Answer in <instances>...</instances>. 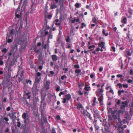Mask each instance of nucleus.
<instances>
[{"label":"nucleus","mask_w":133,"mask_h":133,"mask_svg":"<svg viewBox=\"0 0 133 133\" xmlns=\"http://www.w3.org/2000/svg\"><path fill=\"white\" fill-rule=\"evenodd\" d=\"M108 112L109 113H111V115L112 117L110 115L108 116V122H111L113 120V118L114 121L116 122L117 124H118L119 123L121 124L122 122L119 116V114H117L116 111L115 110L113 111L112 108H110L108 110Z\"/></svg>","instance_id":"obj_1"},{"label":"nucleus","mask_w":133,"mask_h":133,"mask_svg":"<svg viewBox=\"0 0 133 133\" xmlns=\"http://www.w3.org/2000/svg\"><path fill=\"white\" fill-rule=\"evenodd\" d=\"M39 90V87L38 85L33 84V86L32 88V92L34 96L38 94Z\"/></svg>","instance_id":"obj_2"},{"label":"nucleus","mask_w":133,"mask_h":133,"mask_svg":"<svg viewBox=\"0 0 133 133\" xmlns=\"http://www.w3.org/2000/svg\"><path fill=\"white\" fill-rule=\"evenodd\" d=\"M22 118L24 119V122L25 124H28L30 122V117L27 115V114L24 113L22 115Z\"/></svg>","instance_id":"obj_3"},{"label":"nucleus","mask_w":133,"mask_h":133,"mask_svg":"<svg viewBox=\"0 0 133 133\" xmlns=\"http://www.w3.org/2000/svg\"><path fill=\"white\" fill-rule=\"evenodd\" d=\"M81 112L82 114L86 118H88L90 120L92 119V117H91L90 114L87 111V110L84 109Z\"/></svg>","instance_id":"obj_4"},{"label":"nucleus","mask_w":133,"mask_h":133,"mask_svg":"<svg viewBox=\"0 0 133 133\" xmlns=\"http://www.w3.org/2000/svg\"><path fill=\"white\" fill-rule=\"evenodd\" d=\"M65 98L63 99V101L62 102L63 103H65L66 102V101H70L71 98V95L70 94H68L65 96Z\"/></svg>","instance_id":"obj_5"},{"label":"nucleus","mask_w":133,"mask_h":133,"mask_svg":"<svg viewBox=\"0 0 133 133\" xmlns=\"http://www.w3.org/2000/svg\"><path fill=\"white\" fill-rule=\"evenodd\" d=\"M117 126L116 127H118L117 130H118V133H124L123 130L124 129L123 128L121 127V123H119L118 124H117Z\"/></svg>","instance_id":"obj_6"},{"label":"nucleus","mask_w":133,"mask_h":133,"mask_svg":"<svg viewBox=\"0 0 133 133\" xmlns=\"http://www.w3.org/2000/svg\"><path fill=\"white\" fill-rule=\"evenodd\" d=\"M98 100L99 102L100 105L101 106H102L103 105V95H100L99 97H98Z\"/></svg>","instance_id":"obj_7"},{"label":"nucleus","mask_w":133,"mask_h":133,"mask_svg":"<svg viewBox=\"0 0 133 133\" xmlns=\"http://www.w3.org/2000/svg\"><path fill=\"white\" fill-rule=\"evenodd\" d=\"M17 45L16 43H15L14 45L12 47V49L11 51L13 53V55L14 56L15 52L17 51Z\"/></svg>","instance_id":"obj_8"},{"label":"nucleus","mask_w":133,"mask_h":133,"mask_svg":"<svg viewBox=\"0 0 133 133\" xmlns=\"http://www.w3.org/2000/svg\"><path fill=\"white\" fill-rule=\"evenodd\" d=\"M14 29L11 30H10L9 31V32L7 34V37H13L14 36Z\"/></svg>","instance_id":"obj_9"},{"label":"nucleus","mask_w":133,"mask_h":133,"mask_svg":"<svg viewBox=\"0 0 133 133\" xmlns=\"http://www.w3.org/2000/svg\"><path fill=\"white\" fill-rule=\"evenodd\" d=\"M54 1L56 3H58L60 5V8L63 6L64 0H54Z\"/></svg>","instance_id":"obj_10"},{"label":"nucleus","mask_w":133,"mask_h":133,"mask_svg":"<svg viewBox=\"0 0 133 133\" xmlns=\"http://www.w3.org/2000/svg\"><path fill=\"white\" fill-rule=\"evenodd\" d=\"M77 109L80 110L81 112H82V111H83L84 109H85L82 104L80 103L77 104Z\"/></svg>","instance_id":"obj_11"},{"label":"nucleus","mask_w":133,"mask_h":133,"mask_svg":"<svg viewBox=\"0 0 133 133\" xmlns=\"http://www.w3.org/2000/svg\"><path fill=\"white\" fill-rule=\"evenodd\" d=\"M111 126V123L110 122H107L106 123V126H104L105 128L104 129L106 131H108L109 129Z\"/></svg>","instance_id":"obj_12"},{"label":"nucleus","mask_w":133,"mask_h":133,"mask_svg":"<svg viewBox=\"0 0 133 133\" xmlns=\"http://www.w3.org/2000/svg\"><path fill=\"white\" fill-rule=\"evenodd\" d=\"M41 79V77H36L33 84L38 85V84L39 83Z\"/></svg>","instance_id":"obj_13"},{"label":"nucleus","mask_w":133,"mask_h":133,"mask_svg":"<svg viewBox=\"0 0 133 133\" xmlns=\"http://www.w3.org/2000/svg\"><path fill=\"white\" fill-rule=\"evenodd\" d=\"M104 91V90L103 88L98 89H97L96 91V92L98 94V97H99V95H103V94H102V93Z\"/></svg>","instance_id":"obj_14"},{"label":"nucleus","mask_w":133,"mask_h":133,"mask_svg":"<svg viewBox=\"0 0 133 133\" xmlns=\"http://www.w3.org/2000/svg\"><path fill=\"white\" fill-rule=\"evenodd\" d=\"M41 117L45 123H48L46 117H45L43 113H41Z\"/></svg>","instance_id":"obj_15"},{"label":"nucleus","mask_w":133,"mask_h":133,"mask_svg":"<svg viewBox=\"0 0 133 133\" xmlns=\"http://www.w3.org/2000/svg\"><path fill=\"white\" fill-rule=\"evenodd\" d=\"M24 72V71H22L21 73L20 77L19 78L18 81L21 82L22 81L24 78L23 73Z\"/></svg>","instance_id":"obj_16"},{"label":"nucleus","mask_w":133,"mask_h":133,"mask_svg":"<svg viewBox=\"0 0 133 133\" xmlns=\"http://www.w3.org/2000/svg\"><path fill=\"white\" fill-rule=\"evenodd\" d=\"M51 58L52 61L54 62L56 61L58 59V57L56 55H53L51 56Z\"/></svg>","instance_id":"obj_17"},{"label":"nucleus","mask_w":133,"mask_h":133,"mask_svg":"<svg viewBox=\"0 0 133 133\" xmlns=\"http://www.w3.org/2000/svg\"><path fill=\"white\" fill-rule=\"evenodd\" d=\"M105 43L104 42H102L100 43H99L98 44V46L101 47V48H103V49L105 48Z\"/></svg>","instance_id":"obj_18"},{"label":"nucleus","mask_w":133,"mask_h":133,"mask_svg":"<svg viewBox=\"0 0 133 133\" xmlns=\"http://www.w3.org/2000/svg\"><path fill=\"white\" fill-rule=\"evenodd\" d=\"M126 105L124 104L121 105V109L122 110H120L118 111V113L120 114L121 113H123L124 112V108L126 106Z\"/></svg>","instance_id":"obj_19"},{"label":"nucleus","mask_w":133,"mask_h":133,"mask_svg":"<svg viewBox=\"0 0 133 133\" xmlns=\"http://www.w3.org/2000/svg\"><path fill=\"white\" fill-rule=\"evenodd\" d=\"M27 4V0L24 1L23 5L22 6V8L23 9V10H24Z\"/></svg>","instance_id":"obj_20"},{"label":"nucleus","mask_w":133,"mask_h":133,"mask_svg":"<svg viewBox=\"0 0 133 133\" xmlns=\"http://www.w3.org/2000/svg\"><path fill=\"white\" fill-rule=\"evenodd\" d=\"M13 37H6V40L8 39L7 42L8 43H11L12 42V41Z\"/></svg>","instance_id":"obj_21"},{"label":"nucleus","mask_w":133,"mask_h":133,"mask_svg":"<svg viewBox=\"0 0 133 133\" xmlns=\"http://www.w3.org/2000/svg\"><path fill=\"white\" fill-rule=\"evenodd\" d=\"M57 7V5L55 4H52L50 6V9H55Z\"/></svg>","instance_id":"obj_22"},{"label":"nucleus","mask_w":133,"mask_h":133,"mask_svg":"<svg viewBox=\"0 0 133 133\" xmlns=\"http://www.w3.org/2000/svg\"><path fill=\"white\" fill-rule=\"evenodd\" d=\"M50 84V83L48 81H47L46 82V84H45V88L46 89H48L49 88V85Z\"/></svg>","instance_id":"obj_23"},{"label":"nucleus","mask_w":133,"mask_h":133,"mask_svg":"<svg viewBox=\"0 0 133 133\" xmlns=\"http://www.w3.org/2000/svg\"><path fill=\"white\" fill-rule=\"evenodd\" d=\"M102 124L103 126H106V123H107V122L106 121V119H102Z\"/></svg>","instance_id":"obj_24"},{"label":"nucleus","mask_w":133,"mask_h":133,"mask_svg":"<svg viewBox=\"0 0 133 133\" xmlns=\"http://www.w3.org/2000/svg\"><path fill=\"white\" fill-rule=\"evenodd\" d=\"M127 21V19L126 17H124L121 21V22L124 24H126Z\"/></svg>","instance_id":"obj_25"},{"label":"nucleus","mask_w":133,"mask_h":133,"mask_svg":"<svg viewBox=\"0 0 133 133\" xmlns=\"http://www.w3.org/2000/svg\"><path fill=\"white\" fill-rule=\"evenodd\" d=\"M31 92H28L26 93L25 95L26 96H28V97L27 98V99H30L31 97V96L30 95L31 94Z\"/></svg>","instance_id":"obj_26"},{"label":"nucleus","mask_w":133,"mask_h":133,"mask_svg":"<svg viewBox=\"0 0 133 133\" xmlns=\"http://www.w3.org/2000/svg\"><path fill=\"white\" fill-rule=\"evenodd\" d=\"M36 76L37 77H41V74L39 72H37V71H36Z\"/></svg>","instance_id":"obj_27"},{"label":"nucleus","mask_w":133,"mask_h":133,"mask_svg":"<svg viewBox=\"0 0 133 133\" xmlns=\"http://www.w3.org/2000/svg\"><path fill=\"white\" fill-rule=\"evenodd\" d=\"M46 96V95H44L43 97L42 96H41L42 100L41 101V104H42L44 102L45 98Z\"/></svg>","instance_id":"obj_28"},{"label":"nucleus","mask_w":133,"mask_h":133,"mask_svg":"<svg viewBox=\"0 0 133 133\" xmlns=\"http://www.w3.org/2000/svg\"><path fill=\"white\" fill-rule=\"evenodd\" d=\"M81 72V70L79 69H77L75 70V73H77V76H78L79 74L78 73L80 72Z\"/></svg>","instance_id":"obj_29"},{"label":"nucleus","mask_w":133,"mask_h":133,"mask_svg":"<svg viewBox=\"0 0 133 133\" xmlns=\"http://www.w3.org/2000/svg\"><path fill=\"white\" fill-rule=\"evenodd\" d=\"M92 21L95 24H97V19L95 17H94L92 18Z\"/></svg>","instance_id":"obj_30"},{"label":"nucleus","mask_w":133,"mask_h":133,"mask_svg":"<svg viewBox=\"0 0 133 133\" xmlns=\"http://www.w3.org/2000/svg\"><path fill=\"white\" fill-rule=\"evenodd\" d=\"M96 97H94V99L93 102V103L92 104V106H94L95 105V103H96Z\"/></svg>","instance_id":"obj_31"},{"label":"nucleus","mask_w":133,"mask_h":133,"mask_svg":"<svg viewBox=\"0 0 133 133\" xmlns=\"http://www.w3.org/2000/svg\"><path fill=\"white\" fill-rule=\"evenodd\" d=\"M102 34L104 35L105 36H107L108 35V33H105V30L104 29L102 30Z\"/></svg>","instance_id":"obj_32"},{"label":"nucleus","mask_w":133,"mask_h":133,"mask_svg":"<svg viewBox=\"0 0 133 133\" xmlns=\"http://www.w3.org/2000/svg\"><path fill=\"white\" fill-rule=\"evenodd\" d=\"M95 128L96 130H98L99 128V126H98L96 123L94 124Z\"/></svg>","instance_id":"obj_33"},{"label":"nucleus","mask_w":133,"mask_h":133,"mask_svg":"<svg viewBox=\"0 0 133 133\" xmlns=\"http://www.w3.org/2000/svg\"><path fill=\"white\" fill-rule=\"evenodd\" d=\"M34 51L36 53H38L39 52V50L38 49L37 47L35 48L34 49Z\"/></svg>","instance_id":"obj_34"},{"label":"nucleus","mask_w":133,"mask_h":133,"mask_svg":"<svg viewBox=\"0 0 133 133\" xmlns=\"http://www.w3.org/2000/svg\"><path fill=\"white\" fill-rule=\"evenodd\" d=\"M26 83H29L30 85H31L32 84V81L30 80H28L26 79Z\"/></svg>","instance_id":"obj_35"},{"label":"nucleus","mask_w":133,"mask_h":133,"mask_svg":"<svg viewBox=\"0 0 133 133\" xmlns=\"http://www.w3.org/2000/svg\"><path fill=\"white\" fill-rule=\"evenodd\" d=\"M52 35L51 33H50L48 35V39H52Z\"/></svg>","instance_id":"obj_36"},{"label":"nucleus","mask_w":133,"mask_h":133,"mask_svg":"<svg viewBox=\"0 0 133 133\" xmlns=\"http://www.w3.org/2000/svg\"><path fill=\"white\" fill-rule=\"evenodd\" d=\"M7 51V50L5 48H3L2 50V51L4 53H6Z\"/></svg>","instance_id":"obj_37"},{"label":"nucleus","mask_w":133,"mask_h":133,"mask_svg":"<svg viewBox=\"0 0 133 133\" xmlns=\"http://www.w3.org/2000/svg\"><path fill=\"white\" fill-rule=\"evenodd\" d=\"M90 88V87H88L87 85H86L84 88V89L85 90L88 91L89 90V89Z\"/></svg>","instance_id":"obj_38"},{"label":"nucleus","mask_w":133,"mask_h":133,"mask_svg":"<svg viewBox=\"0 0 133 133\" xmlns=\"http://www.w3.org/2000/svg\"><path fill=\"white\" fill-rule=\"evenodd\" d=\"M128 12L129 13V14L130 15L128 17V18H130L131 16V9H130L129 10Z\"/></svg>","instance_id":"obj_39"},{"label":"nucleus","mask_w":133,"mask_h":133,"mask_svg":"<svg viewBox=\"0 0 133 133\" xmlns=\"http://www.w3.org/2000/svg\"><path fill=\"white\" fill-rule=\"evenodd\" d=\"M66 41L67 43L70 42V37L68 36V37L65 38Z\"/></svg>","instance_id":"obj_40"},{"label":"nucleus","mask_w":133,"mask_h":133,"mask_svg":"<svg viewBox=\"0 0 133 133\" xmlns=\"http://www.w3.org/2000/svg\"><path fill=\"white\" fill-rule=\"evenodd\" d=\"M117 86H119V88L121 89L122 87V84L121 83H119L117 84Z\"/></svg>","instance_id":"obj_41"},{"label":"nucleus","mask_w":133,"mask_h":133,"mask_svg":"<svg viewBox=\"0 0 133 133\" xmlns=\"http://www.w3.org/2000/svg\"><path fill=\"white\" fill-rule=\"evenodd\" d=\"M48 46V44L43 45V47L44 49H46L47 48V46Z\"/></svg>","instance_id":"obj_42"},{"label":"nucleus","mask_w":133,"mask_h":133,"mask_svg":"<svg viewBox=\"0 0 133 133\" xmlns=\"http://www.w3.org/2000/svg\"><path fill=\"white\" fill-rule=\"evenodd\" d=\"M80 6V5L78 3H76L75 5V7H76L77 8H78Z\"/></svg>","instance_id":"obj_43"},{"label":"nucleus","mask_w":133,"mask_h":133,"mask_svg":"<svg viewBox=\"0 0 133 133\" xmlns=\"http://www.w3.org/2000/svg\"><path fill=\"white\" fill-rule=\"evenodd\" d=\"M116 77L118 78H121L123 77V75L120 74H117L116 75Z\"/></svg>","instance_id":"obj_44"},{"label":"nucleus","mask_w":133,"mask_h":133,"mask_svg":"<svg viewBox=\"0 0 133 133\" xmlns=\"http://www.w3.org/2000/svg\"><path fill=\"white\" fill-rule=\"evenodd\" d=\"M21 125V124L20 122H17V126L18 128H20Z\"/></svg>","instance_id":"obj_45"},{"label":"nucleus","mask_w":133,"mask_h":133,"mask_svg":"<svg viewBox=\"0 0 133 133\" xmlns=\"http://www.w3.org/2000/svg\"><path fill=\"white\" fill-rule=\"evenodd\" d=\"M122 104H124L126 106L128 105V102L127 101H126L125 102H122Z\"/></svg>","instance_id":"obj_46"},{"label":"nucleus","mask_w":133,"mask_h":133,"mask_svg":"<svg viewBox=\"0 0 133 133\" xmlns=\"http://www.w3.org/2000/svg\"><path fill=\"white\" fill-rule=\"evenodd\" d=\"M74 67L75 68L78 69L80 68L79 65L78 64L75 65L74 66Z\"/></svg>","instance_id":"obj_47"},{"label":"nucleus","mask_w":133,"mask_h":133,"mask_svg":"<svg viewBox=\"0 0 133 133\" xmlns=\"http://www.w3.org/2000/svg\"><path fill=\"white\" fill-rule=\"evenodd\" d=\"M67 78L66 76L65 75H64L63 76H62L61 77V79L62 80H63L64 78Z\"/></svg>","instance_id":"obj_48"},{"label":"nucleus","mask_w":133,"mask_h":133,"mask_svg":"<svg viewBox=\"0 0 133 133\" xmlns=\"http://www.w3.org/2000/svg\"><path fill=\"white\" fill-rule=\"evenodd\" d=\"M122 86L124 88H128V85L127 84H123Z\"/></svg>","instance_id":"obj_49"},{"label":"nucleus","mask_w":133,"mask_h":133,"mask_svg":"<svg viewBox=\"0 0 133 133\" xmlns=\"http://www.w3.org/2000/svg\"><path fill=\"white\" fill-rule=\"evenodd\" d=\"M15 17L17 18H21V16L19 14H15Z\"/></svg>","instance_id":"obj_50"},{"label":"nucleus","mask_w":133,"mask_h":133,"mask_svg":"<svg viewBox=\"0 0 133 133\" xmlns=\"http://www.w3.org/2000/svg\"><path fill=\"white\" fill-rule=\"evenodd\" d=\"M81 25H82L81 26V28L82 29L83 28L84 25L85 26H86V25L84 23H82L81 24Z\"/></svg>","instance_id":"obj_51"},{"label":"nucleus","mask_w":133,"mask_h":133,"mask_svg":"<svg viewBox=\"0 0 133 133\" xmlns=\"http://www.w3.org/2000/svg\"><path fill=\"white\" fill-rule=\"evenodd\" d=\"M12 52L11 51L8 54V55L9 56V57H8V60L10 58V56L12 55Z\"/></svg>","instance_id":"obj_52"},{"label":"nucleus","mask_w":133,"mask_h":133,"mask_svg":"<svg viewBox=\"0 0 133 133\" xmlns=\"http://www.w3.org/2000/svg\"><path fill=\"white\" fill-rule=\"evenodd\" d=\"M110 89L109 91V92L110 93H112V94H114V92L113 90L111 88Z\"/></svg>","instance_id":"obj_53"},{"label":"nucleus","mask_w":133,"mask_h":133,"mask_svg":"<svg viewBox=\"0 0 133 133\" xmlns=\"http://www.w3.org/2000/svg\"><path fill=\"white\" fill-rule=\"evenodd\" d=\"M127 54L128 56H130L131 55V54L129 51H128L127 52Z\"/></svg>","instance_id":"obj_54"},{"label":"nucleus","mask_w":133,"mask_h":133,"mask_svg":"<svg viewBox=\"0 0 133 133\" xmlns=\"http://www.w3.org/2000/svg\"><path fill=\"white\" fill-rule=\"evenodd\" d=\"M95 45H91V46H89L88 47V48L89 49H91L92 48H95Z\"/></svg>","instance_id":"obj_55"},{"label":"nucleus","mask_w":133,"mask_h":133,"mask_svg":"<svg viewBox=\"0 0 133 133\" xmlns=\"http://www.w3.org/2000/svg\"><path fill=\"white\" fill-rule=\"evenodd\" d=\"M56 119L58 120H60L61 119L60 116L59 115H57L56 117Z\"/></svg>","instance_id":"obj_56"},{"label":"nucleus","mask_w":133,"mask_h":133,"mask_svg":"<svg viewBox=\"0 0 133 133\" xmlns=\"http://www.w3.org/2000/svg\"><path fill=\"white\" fill-rule=\"evenodd\" d=\"M84 84L83 83H82L81 84H78V85L79 87H82L84 85Z\"/></svg>","instance_id":"obj_57"},{"label":"nucleus","mask_w":133,"mask_h":133,"mask_svg":"<svg viewBox=\"0 0 133 133\" xmlns=\"http://www.w3.org/2000/svg\"><path fill=\"white\" fill-rule=\"evenodd\" d=\"M52 133H56V131L55 130V128L54 127L52 128Z\"/></svg>","instance_id":"obj_58"},{"label":"nucleus","mask_w":133,"mask_h":133,"mask_svg":"<svg viewBox=\"0 0 133 133\" xmlns=\"http://www.w3.org/2000/svg\"><path fill=\"white\" fill-rule=\"evenodd\" d=\"M64 92H63L62 91H61L60 92V93H59V96L60 97H61V95H64Z\"/></svg>","instance_id":"obj_59"},{"label":"nucleus","mask_w":133,"mask_h":133,"mask_svg":"<svg viewBox=\"0 0 133 133\" xmlns=\"http://www.w3.org/2000/svg\"><path fill=\"white\" fill-rule=\"evenodd\" d=\"M26 104H27V106H29V107H30L31 106V105L30 104H29V103L27 101H26Z\"/></svg>","instance_id":"obj_60"},{"label":"nucleus","mask_w":133,"mask_h":133,"mask_svg":"<svg viewBox=\"0 0 133 133\" xmlns=\"http://www.w3.org/2000/svg\"><path fill=\"white\" fill-rule=\"evenodd\" d=\"M4 119L5 121L6 122L8 121L9 120V119L6 117H4Z\"/></svg>","instance_id":"obj_61"},{"label":"nucleus","mask_w":133,"mask_h":133,"mask_svg":"<svg viewBox=\"0 0 133 133\" xmlns=\"http://www.w3.org/2000/svg\"><path fill=\"white\" fill-rule=\"evenodd\" d=\"M94 74H91L90 75V77L91 78H93L94 77Z\"/></svg>","instance_id":"obj_62"},{"label":"nucleus","mask_w":133,"mask_h":133,"mask_svg":"<svg viewBox=\"0 0 133 133\" xmlns=\"http://www.w3.org/2000/svg\"><path fill=\"white\" fill-rule=\"evenodd\" d=\"M52 17L51 15H49L48 16V18L49 19H50Z\"/></svg>","instance_id":"obj_63"},{"label":"nucleus","mask_w":133,"mask_h":133,"mask_svg":"<svg viewBox=\"0 0 133 133\" xmlns=\"http://www.w3.org/2000/svg\"><path fill=\"white\" fill-rule=\"evenodd\" d=\"M121 103V101L120 100H118V101L116 102V104L118 105H119Z\"/></svg>","instance_id":"obj_64"}]
</instances>
